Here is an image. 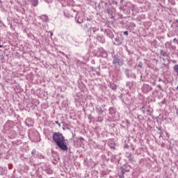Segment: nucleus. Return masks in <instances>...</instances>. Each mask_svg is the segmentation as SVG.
Here are the masks:
<instances>
[{"label": "nucleus", "instance_id": "1", "mask_svg": "<svg viewBox=\"0 0 178 178\" xmlns=\"http://www.w3.org/2000/svg\"><path fill=\"white\" fill-rule=\"evenodd\" d=\"M52 140L61 151H67L69 149L65 136L60 132H54L52 135Z\"/></svg>", "mask_w": 178, "mask_h": 178}, {"label": "nucleus", "instance_id": "2", "mask_svg": "<svg viewBox=\"0 0 178 178\" xmlns=\"http://www.w3.org/2000/svg\"><path fill=\"white\" fill-rule=\"evenodd\" d=\"M88 34L90 35V37H94L96 38L97 41L102 42V44H104L105 38L101 34H99V28L93 26L88 29Z\"/></svg>", "mask_w": 178, "mask_h": 178}, {"label": "nucleus", "instance_id": "3", "mask_svg": "<svg viewBox=\"0 0 178 178\" xmlns=\"http://www.w3.org/2000/svg\"><path fill=\"white\" fill-rule=\"evenodd\" d=\"M130 169H131V166L129 164L121 166L119 169L118 177L124 178V173L130 172Z\"/></svg>", "mask_w": 178, "mask_h": 178}, {"label": "nucleus", "instance_id": "4", "mask_svg": "<svg viewBox=\"0 0 178 178\" xmlns=\"http://www.w3.org/2000/svg\"><path fill=\"white\" fill-rule=\"evenodd\" d=\"M13 126H15V122L13 121L9 120L7 122H6V124L3 126V129L6 131H8L10 130V129H12V127H13Z\"/></svg>", "mask_w": 178, "mask_h": 178}, {"label": "nucleus", "instance_id": "5", "mask_svg": "<svg viewBox=\"0 0 178 178\" xmlns=\"http://www.w3.org/2000/svg\"><path fill=\"white\" fill-rule=\"evenodd\" d=\"M113 65H118V66H122L123 65V62L122 60L118 57V56H113Z\"/></svg>", "mask_w": 178, "mask_h": 178}, {"label": "nucleus", "instance_id": "6", "mask_svg": "<svg viewBox=\"0 0 178 178\" xmlns=\"http://www.w3.org/2000/svg\"><path fill=\"white\" fill-rule=\"evenodd\" d=\"M124 74L127 76V77L128 79H134V80H136V74L134 73H131L129 70H127L126 68L124 69Z\"/></svg>", "mask_w": 178, "mask_h": 178}, {"label": "nucleus", "instance_id": "7", "mask_svg": "<svg viewBox=\"0 0 178 178\" xmlns=\"http://www.w3.org/2000/svg\"><path fill=\"white\" fill-rule=\"evenodd\" d=\"M130 99H131V98L130 97V96L129 95H123L122 101L125 105H129L130 104Z\"/></svg>", "mask_w": 178, "mask_h": 178}, {"label": "nucleus", "instance_id": "8", "mask_svg": "<svg viewBox=\"0 0 178 178\" xmlns=\"http://www.w3.org/2000/svg\"><path fill=\"white\" fill-rule=\"evenodd\" d=\"M25 124L26 126H28V127H33V124H34V121H33V119L31 118H28L25 120Z\"/></svg>", "mask_w": 178, "mask_h": 178}, {"label": "nucleus", "instance_id": "9", "mask_svg": "<svg viewBox=\"0 0 178 178\" xmlns=\"http://www.w3.org/2000/svg\"><path fill=\"white\" fill-rule=\"evenodd\" d=\"M152 87H151L149 85H147V84L143 85V92H145V94L149 92V91H152Z\"/></svg>", "mask_w": 178, "mask_h": 178}, {"label": "nucleus", "instance_id": "10", "mask_svg": "<svg viewBox=\"0 0 178 178\" xmlns=\"http://www.w3.org/2000/svg\"><path fill=\"white\" fill-rule=\"evenodd\" d=\"M75 20L76 23H79V24H81V23L83 22L84 19L83 18V16H79L76 15L75 17Z\"/></svg>", "mask_w": 178, "mask_h": 178}, {"label": "nucleus", "instance_id": "11", "mask_svg": "<svg viewBox=\"0 0 178 178\" xmlns=\"http://www.w3.org/2000/svg\"><path fill=\"white\" fill-rule=\"evenodd\" d=\"M8 173V168L6 167H0V175L3 176Z\"/></svg>", "mask_w": 178, "mask_h": 178}, {"label": "nucleus", "instance_id": "12", "mask_svg": "<svg viewBox=\"0 0 178 178\" xmlns=\"http://www.w3.org/2000/svg\"><path fill=\"white\" fill-rule=\"evenodd\" d=\"M125 156L129 161H130V162H133L134 157L131 153L126 152Z\"/></svg>", "mask_w": 178, "mask_h": 178}, {"label": "nucleus", "instance_id": "13", "mask_svg": "<svg viewBox=\"0 0 178 178\" xmlns=\"http://www.w3.org/2000/svg\"><path fill=\"white\" fill-rule=\"evenodd\" d=\"M108 112H109L110 115L113 118V116H115L116 115V108H115L113 107H111L108 109Z\"/></svg>", "mask_w": 178, "mask_h": 178}, {"label": "nucleus", "instance_id": "14", "mask_svg": "<svg viewBox=\"0 0 178 178\" xmlns=\"http://www.w3.org/2000/svg\"><path fill=\"white\" fill-rule=\"evenodd\" d=\"M114 44L115 45H122V40H120V38L119 37H116L115 39H114Z\"/></svg>", "mask_w": 178, "mask_h": 178}, {"label": "nucleus", "instance_id": "15", "mask_svg": "<svg viewBox=\"0 0 178 178\" xmlns=\"http://www.w3.org/2000/svg\"><path fill=\"white\" fill-rule=\"evenodd\" d=\"M92 26H91V24H90L89 23H86L83 25V29L84 30H87V33H88V30H90V29H91Z\"/></svg>", "mask_w": 178, "mask_h": 178}, {"label": "nucleus", "instance_id": "16", "mask_svg": "<svg viewBox=\"0 0 178 178\" xmlns=\"http://www.w3.org/2000/svg\"><path fill=\"white\" fill-rule=\"evenodd\" d=\"M160 55L161 56H164L166 58V56H169V54H168V52L163 49L160 50Z\"/></svg>", "mask_w": 178, "mask_h": 178}, {"label": "nucleus", "instance_id": "17", "mask_svg": "<svg viewBox=\"0 0 178 178\" xmlns=\"http://www.w3.org/2000/svg\"><path fill=\"white\" fill-rule=\"evenodd\" d=\"M100 56L102 58H107L108 57V53L105 50H102L100 51Z\"/></svg>", "mask_w": 178, "mask_h": 178}, {"label": "nucleus", "instance_id": "18", "mask_svg": "<svg viewBox=\"0 0 178 178\" xmlns=\"http://www.w3.org/2000/svg\"><path fill=\"white\" fill-rule=\"evenodd\" d=\"M40 19L42 20V22H48L49 19L48 18V16L47 15H42L40 16Z\"/></svg>", "mask_w": 178, "mask_h": 178}, {"label": "nucleus", "instance_id": "19", "mask_svg": "<svg viewBox=\"0 0 178 178\" xmlns=\"http://www.w3.org/2000/svg\"><path fill=\"white\" fill-rule=\"evenodd\" d=\"M31 2L32 6H37L38 5V0H28Z\"/></svg>", "mask_w": 178, "mask_h": 178}, {"label": "nucleus", "instance_id": "20", "mask_svg": "<svg viewBox=\"0 0 178 178\" xmlns=\"http://www.w3.org/2000/svg\"><path fill=\"white\" fill-rule=\"evenodd\" d=\"M96 111L97 113H100V114H102V113L104 112V111H102V107H96Z\"/></svg>", "mask_w": 178, "mask_h": 178}, {"label": "nucleus", "instance_id": "21", "mask_svg": "<svg viewBox=\"0 0 178 178\" xmlns=\"http://www.w3.org/2000/svg\"><path fill=\"white\" fill-rule=\"evenodd\" d=\"M173 70L177 74V76H178V64L174 65Z\"/></svg>", "mask_w": 178, "mask_h": 178}, {"label": "nucleus", "instance_id": "22", "mask_svg": "<svg viewBox=\"0 0 178 178\" xmlns=\"http://www.w3.org/2000/svg\"><path fill=\"white\" fill-rule=\"evenodd\" d=\"M45 172L47 173V175H52V173H54V171L51 168H47Z\"/></svg>", "mask_w": 178, "mask_h": 178}, {"label": "nucleus", "instance_id": "23", "mask_svg": "<svg viewBox=\"0 0 178 178\" xmlns=\"http://www.w3.org/2000/svg\"><path fill=\"white\" fill-rule=\"evenodd\" d=\"M168 3H170V5H172V6H174V5H176L175 0H168Z\"/></svg>", "mask_w": 178, "mask_h": 178}, {"label": "nucleus", "instance_id": "24", "mask_svg": "<svg viewBox=\"0 0 178 178\" xmlns=\"http://www.w3.org/2000/svg\"><path fill=\"white\" fill-rule=\"evenodd\" d=\"M110 87L112 90H116V88H117V86L115 83H111Z\"/></svg>", "mask_w": 178, "mask_h": 178}, {"label": "nucleus", "instance_id": "25", "mask_svg": "<svg viewBox=\"0 0 178 178\" xmlns=\"http://www.w3.org/2000/svg\"><path fill=\"white\" fill-rule=\"evenodd\" d=\"M170 45H172V43H170V42H166V43L165 44V47L167 49L169 48Z\"/></svg>", "mask_w": 178, "mask_h": 178}, {"label": "nucleus", "instance_id": "26", "mask_svg": "<svg viewBox=\"0 0 178 178\" xmlns=\"http://www.w3.org/2000/svg\"><path fill=\"white\" fill-rule=\"evenodd\" d=\"M143 65L144 64L143 63V62L140 61L138 65V67H140V69H141V67H143Z\"/></svg>", "mask_w": 178, "mask_h": 178}, {"label": "nucleus", "instance_id": "27", "mask_svg": "<svg viewBox=\"0 0 178 178\" xmlns=\"http://www.w3.org/2000/svg\"><path fill=\"white\" fill-rule=\"evenodd\" d=\"M140 111L143 113H145V106H143L142 108H140Z\"/></svg>", "mask_w": 178, "mask_h": 178}, {"label": "nucleus", "instance_id": "28", "mask_svg": "<svg viewBox=\"0 0 178 178\" xmlns=\"http://www.w3.org/2000/svg\"><path fill=\"white\" fill-rule=\"evenodd\" d=\"M102 120H104V118L101 116L97 117V122H102Z\"/></svg>", "mask_w": 178, "mask_h": 178}, {"label": "nucleus", "instance_id": "29", "mask_svg": "<svg viewBox=\"0 0 178 178\" xmlns=\"http://www.w3.org/2000/svg\"><path fill=\"white\" fill-rule=\"evenodd\" d=\"M173 35H175L173 33L169 32L168 34H167V36L170 38L172 37H173Z\"/></svg>", "mask_w": 178, "mask_h": 178}, {"label": "nucleus", "instance_id": "30", "mask_svg": "<svg viewBox=\"0 0 178 178\" xmlns=\"http://www.w3.org/2000/svg\"><path fill=\"white\" fill-rule=\"evenodd\" d=\"M108 146L111 149H115V145H113L112 143H108Z\"/></svg>", "mask_w": 178, "mask_h": 178}, {"label": "nucleus", "instance_id": "31", "mask_svg": "<svg viewBox=\"0 0 178 178\" xmlns=\"http://www.w3.org/2000/svg\"><path fill=\"white\" fill-rule=\"evenodd\" d=\"M78 140H79L81 143H83L84 142V138H83V137H79V138H78Z\"/></svg>", "mask_w": 178, "mask_h": 178}, {"label": "nucleus", "instance_id": "32", "mask_svg": "<svg viewBox=\"0 0 178 178\" xmlns=\"http://www.w3.org/2000/svg\"><path fill=\"white\" fill-rule=\"evenodd\" d=\"M36 152H37V151L35 150V149H33L31 152V154H32V155H35Z\"/></svg>", "mask_w": 178, "mask_h": 178}, {"label": "nucleus", "instance_id": "33", "mask_svg": "<svg viewBox=\"0 0 178 178\" xmlns=\"http://www.w3.org/2000/svg\"><path fill=\"white\" fill-rule=\"evenodd\" d=\"M44 2H46V3H51V2H52L51 0H44Z\"/></svg>", "mask_w": 178, "mask_h": 178}, {"label": "nucleus", "instance_id": "34", "mask_svg": "<svg viewBox=\"0 0 178 178\" xmlns=\"http://www.w3.org/2000/svg\"><path fill=\"white\" fill-rule=\"evenodd\" d=\"M141 118H143V116L141 115H138L137 116V119H138L139 120H141Z\"/></svg>", "mask_w": 178, "mask_h": 178}, {"label": "nucleus", "instance_id": "35", "mask_svg": "<svg viewBox=\"0 0 178 178\" xmlns=\"http://www.w3.org/2000/svg\"><path fill=\"white\" fill-rule=\"evenodd\" d=\"M124 35H129V32L127 31H125L124 32Z\"/></svg>", "mask_w": 178, "mask_h": 178}, {"label": "nucleus", "instance_id": "36", "mask_svg": "<svg viewBox=\"0 0 178 178\" xmlns=\"http://www.w3.org/2000/svg\"><path fill=\"white\" fill-rule=\"evenodd\" d=\"M56 124H58L59 127H60V124L59 123V121H55Z\"/></svg>", "mask_w": 178, "mask_h": 178}, {"label": "nucleus", "instance_id": "37", "mask_svg": "<svg viewBox=\"0 0 178 178\" xmlns=\"http://www.w3.org/2000/svg\"><path fill=\"white\" fill-rule=\"evenodd\" d=\"M128 65H129V66H131V60H130L128 62Z\"/></svg>", "mask_w": 178, "mask_h": 178}, {"label": "nucleus", "instance_id": "38", "mask_svg": "<svg viewBox=\"0 0 178 178\" xmlns=\"http://www.w3.org/2000/svg\"><path fill=\"white\" fill-rule=\"evenodd\" d=\"M173 41L174 42H178V40L177 38H174Z\"/></svg>", "mask_w": 178, "mask_h": 178}, {"label": "nucleus", "instance_id": "39", "mask_svg": "<svg viewBox=\"0 0 178 178\" xmlns=\"http://www.w3.org/2000/svg\"><path fill=\"white\" fill-rule=\"evenodd\" d=\"M147 113H151V110L149 108L147 109Z\"/></svg>", "mask_w": 178, "mask_h": 178}, {"label": "nucleus", "instance_id": "40", "mask_svg": "<svg viewBox=\"0 0 178 178\" xmlns=\"http://www.w3.org/2000/svg\"><path fill=\"white\" fill-rule=\"evenodd\" d=\"M140 81H144V79H143V75L140 76Z\"/></svg>", "mask_w": 178, "mask_h": 178}, {"label": "nucleus", "instance_id": "41", "mask_svg": "<svg viewBox=\"0 0 178 178\" xmlns=\"http://www.w3.org/2000/svg\"><path fill=\"white\" fill-rule=\"evenodd\" d=\"M157 87H159L160 90H162V87L161 86V85L157 86Z\"/></svg>", "mask_w": 178, "mask_h": 178}, {"label": "nucleus", "instance_id": "42", "mask_svg": "<svg viewBox=\"0 0 178 178\" xmlns=\"http://www.w3.org/2000/svg\"><path fill=\"white\" fill-rule=\"evenodd\" d=\"M158 130H159L160 131H162V128L161 127H159Z\"/></svg>", "mask_w": 178, "mask_h": 178}, {"label": "nucleus", "instance_id": "43", "mask_svg": "<svg viewBox=\"0 0 178 178\" xmlns=\"http://www.w3.org/2000/svg\"><path fill=\"white\" fill-rule=\"evenodd\" d=\"M12 168H13L12 165H8V169H12Z\"/></svg>", "mask_w": 178, "mask_h": 178}, {"label": "nucleus", "instance_id": "44", "mask_svg": "<svg viewBox=\"0 0 178 178\" xmlns=\"http://www.w3.org/2000/svg\"><path fill=\"white\" fill-rule=\"evenodd\" d=\"M176 113H177V115L178 116V108H176Z\"/></svg>", "mask_w": 178, "mask_h": 178}, {"label": "nucleus", "instance_id": "45", "mask_svg": "<svg viewBox=\"0 0 178 178\" xmlns=\"http://www.w3.org/2000/svg\"><path fill=\"white\" fill-rule=\"evenodd\" d=\"M100 31H104V28H101Z\"/></svg>", "mask_w": 178, "mask_h": 178}, {"label": "nucleus", "instance_id": "46", "mask_svg": "<svg viewBox=\"0 0 178 178\" xmlns=\"http://www.w3.org/2000/svg\"><path fill=\"white\" fill-rule=\"evenodd\" d=\"M178 23V19L175 20V24Z\"/></svg>", "mask_w": 178, "mask_h": 178}, {"label": "nucleus", "instance_id": "47", "mask_svg": "<svg viewBox=\"0 0 178 178\" xmlns=\"http://www.w3.org/2000/svg\"><path fill=\"white\" fill-rule=\"evenodd\" d=\"M0 48H3V45L0 44Z\"/></svg>", "mask_w": 178, "mask_h": 178}, {"label": "nucleus", "instance_id": "48", "mask_svg": "<svg viewBox=\"0 0 178 178\" xmlns=\"http://www.w3.org/2000/svg\"><path fill=\"white\" fill-rule=\"evenodd\" d=\"M159 81H162V79L159 78Z\"/></svg>", "mask_w": 178, "mask_h": 178}, {"label": "nucleus", "instance_id": "49", "mask_svg": "<svg viewBox=\"0 0 178 178\" xmlns=\"http://www.w3.org/2000/svg\"><path fill=\"white\" fill-rule=\"evenodd\" d=\"M175 24H176L175 26L178 28V23Z\"/></svg>", "mask_w": 178, "mask_h": 178}, {"label": "nucleus", "instance_id": "50", "mask_svg": "<svg viewBox=\"0 0 178 178\" xmlns=\"http://www.w3.org/2000/svg\"><path fill=\"white\" fill-rule=\"evenodd\" d=\"M129 84H130V83H129V82H127V86H129Z\"/></svg>", "mask_w": 178, "mask_h": 178}, {"label": "nucleus", "instance_id": "51", "mask_svg": "<svg viewBox=\"0 0 178 178\" xmlns=\"http://www.w3.org/2000/svg\"><path fill=\"white\" fill-rule=\"evenodd\" d=\"M132 8H135V6H134V5H132Z\"/></svg>", "mask_w": 178, "mask_h": 178}, {"label": "nucleus", "instance_id": "52", "mask_svg": "<svg viewBox=\"0 0 178 178\" xmlns=\"http://www.w3.org/2000/svg\"><path fill=\"white\" fill-rule=\"evenodd\" d=\"M53 34H54V33L51 32V35H53Z\"/></svg>", "mask_w": 178, "mask_h": 178}, {"label": "nucleus", "instance_id": "53", "mask_svg": "<svg viewBox=\"0 0 178 178\" xmlns=\"http://www.w3.org/2000/svg\"><path fill=\"white\" fill-rule=\"evenodd\" d=\"M87 20H88V21H90V19L87 18Z\"/></svg>", "mask_w": 178, "mask_h": 178}]
</instances>
